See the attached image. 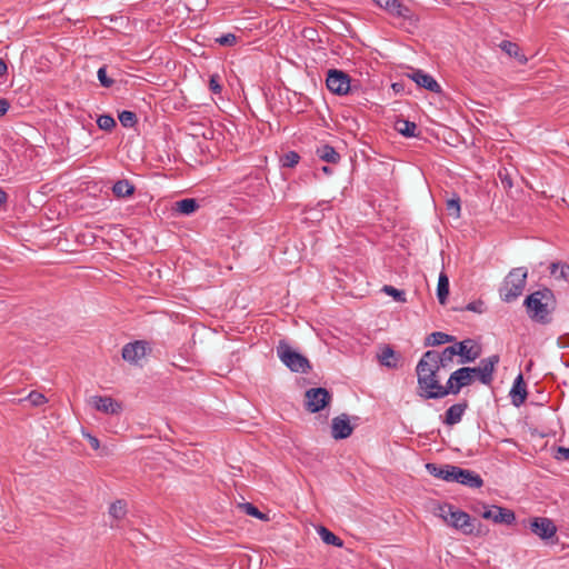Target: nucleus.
Here are the masks:
<instances>
[{
  "instance_id": "nucleus-41",
  "label": "nucleus",
  "mask_w": 569,
  "mask_h": 569,
  "mask_svg": "<svg viewBox=\"0 0 569 569\" xmlns=\"http://www.w3.org/2000/svg\"><path fill=\"white\" fill-rule=\"evenodd\" d=\"M98 79L100 81V84L104 88H110L113 84V79L108 77L107 74V68L103 66L99 68L98 70Z\"/></svg>"
},
{
  "instance_id": "nucleus-42",
  "label": "nucleus",
  "mask_w": 569,
  "mask_h": 569,
  "mask_svg": "<svg viewBox=\"0 0 569 569\" xmlns=\"http://www.w3.org/2000/svg\"><path fill=\"white\" fill-rule=\"evenodd\" d=\"M237 36L233 33H226L217 38L216 41L223 47H232L237 43Z\"/></svg>"
},
{
  "instance_id": "nucleus-29",
  "label": "nucleus",
  "mask_w": 569,
  "mask_h": 569,
  "mask_svg": "<svg viewBox=\"0 0 569 569\" xmlns=\"http://www.w3.org/2000/svg\"><path fill=\"white\" fill-rule=\"evenodd\" d=\"M396 130L403 137H416L417 124L409 120H398L395 124Z\"/></svg>"
},
{
  "instance_id": "nucleus-21",
  "label": "nucleus",
  "mask_w": 569,
  "mask_h": 569,
  "mask_svg": "<svg viewBox=\"0 0 569 569\" xmlns=\"http://www.w3.org/2000/svg\"><path fill=\"white\" fill-rule=\"evenodd\" d=\"M453 468L455 466L452 465H437L433 462L426 465V469L431 476L448 482H450V478L452 477Z\"/></svg>"
},
{
  "instance_id": "nucleus-14",
  "label": "nucleus",
  "mask_w": 569,
  "mask_h": 569,
  "mask_svg": "<svg viewBox=\"0 0 569 569\" xmlns=\"http://www.w3.org/2000/svg\"><path fill=\"white\" fill-rule=\"evenodd\" d=\"M90 403L96 410L107 415H118L122 410L121 403L108 396H93Z\"/></svg>"
},
{
  "instance_id": "nucleus-27",
  "label": "nucleus",
  "mask_w": 569,
  "mask_h": 569,
  "mask_svg": "<svg viewBox=\"0 0 569 569\" xmlns=\"http://www.w3.org/2000/svg\"><path fill=\"white\" fill-rule=\"evenodd\" d=\"M199 208V203L193 198L179 200L174 203V210L181 214H191Z\"/></svg>"
},
{
  "instance_id": "nucleus-43",
  "label": "nucleus",
  "mask_w": 569,
  "mask_h": 569,
  "mask_svg": "<svg viewBox=\"0 0 569 569\" xmlns=\"http://www.w3.org/2000/svg\"><path fill=\"white\" fill-rule=\"evenodd\" d=\"M209 88L216 94L221 92L222 87L219 83V76L218 74L210 76Z\"/></svg>"
},
{
  "instance_id": "nucleus-16",
  "label": "nucleus",
  "mask_w": 569,
  "mask_h": 569,
  "mask_svg": "<svg viewBox=\"0 0 569 569\" xmlns=\"http://www.w3.org/2000/svg\"><path fill=\"white\" fill-rule=\"evenodd\" d=\"M457 356L461 357L460 362H472L480 357L481 349L472 340L467 339L455 345Z\"/></svg>"
},
{
  "instance_id": "nucleus-52",
  "label": "nucleus",
  "mask_w": 569,
  "mask_h": 569,
  "mask_svg": "<svg viewBox=\"0 0 569 569\" xmlns=\"http://www.w3.org/2000/svg\"><path fill=\"white\" fill-rule=\"evenodd\" d=\"M378 7H380L381 9H383L385 7V3L387 0H372Z\"/></svg>"
},
{
  "instance_id": "nucleus-26",
  "label": "nucleus",
  "mask_w": 569,
  "mask_h": 569,
  "mask_svg": "<svg viewBox=\"0 0 569 569\" xmlns=\"http://www.w3.org/2000/svg\"><path fill=\"white\" fill-rule=\"evenodd\" d=\"M449 296V278L445 272L439 274L437 286V298L440 305H446Z\"/></svg>"
},
{
  "instance_id": "nucleus-11",
  "label": "nucleus",
  "mask_w": 569,
  "mask_h": 569,
  "mask_svg": "<svg viewBox=\"0 0 569 569\" xmlns=\"http://www.w3.org/2000/svg\"><path fill=\"white\" fill-rule=\"evenodd\" d=\"M483 511L480 512L481 517L487 520H492L495 523L512 525L516 520L515 512L510 509L498 506H482Z\"/></svg>"
},
{
  "instance_id": "nucleus-48",
  "label": "nucleus",
  "mask_w": 569,
  "mask_h": 569,
  "mask_svg": "<svg viewBox=\"0 0 569 569\" xmlns=\"http://www.w3.org/2000/svg\"><path fill=\"white\" fill-rule=\"evenodd\" d=\"M8 72V66L2 58H0V77L6 76Z\"/></svg>"
},
{
  "instance_id": "nucleus-25",
  "label": "nucleus",
  "mask_w": 569,
  "mask_h": 569,
  "mask_svg": "<svg viewBox=\"0 0 569 569\" xmlns=\"http://www.w3.org/2000/svg\"><path fill=\"white\" fill-rule=\"evenodd\" d=\"M134 186L129 180H117L112 186V192L117 198H127L133 194Z\"/></svg>"
},
{
  "instance_id": "nucleus-35",
  "label": "nucleus",
  "mask_w": 569,
  "mask_h": 569,
  "mask_svg": "<svg viewBox=\"0 0 569 569\" xmlns=\"http://www.w3.org/2000/svg\"><path fill=\"white\" fill-rule=\"evenodd\" d=\"M446 209L450 216H453L455 218L460 217V198L458 196L447 199L446 201Z\"/></svg>"
},
{
  "instance_id": "nucleus-38",
  "label": "nucleus",
  "mask_w": 569,
  "mask_h": 569,
  "mask_svg": "<svg viewBox=\"0 0 569 569\" xmlns=\"http://www.w3.org/2000/svg\"><path fill=\"white\" fill-rule=\"evenodd\" d=\"M97 124L101 130L110 131L116 127V120L110 114H101L97 119Z\"/></svg>"
},
{
  "instance_id": "nucleus-20",
  "label": "nucleus",
  "mask_w": 569,
  "mask_h": 569,
  "mask_svg": "<svg viewBox=\"0 0 569 569\" xmlns=\"http://www.w3.org/2000/svg\"><path fill=\"white\" fill-rule=\"evenodd\" d=\"M510 396L515 406L522 405L527 399V386L521 373L515 379Z\"/></svg>"
},
{
  "instance_id": "nucleus-54",
  "label": "nucleus",
  "mask_w": 569,
  "mask_h": 569,
  "mask_svg": "<svg viewBox=\"0 0 569 569\" xmlns=\"http://www.w3.org/2000/svg\"><path fill=\"white\" fill-rule=\"evenodd\" d=\"M502 182H507L506 188H511L512 187V180L511 179L502 180Z\"/></svg>"
},
{
  "instance_id": "nucleus-45",
  "label": "nucleus",
  "mask_w": 569,
  "mask_h": 569,
  "mask_svg": "<svg viewBox=\"0 0 569 569\" xmlns=\"http://www.w3.org/2000/svg\"><path fill=\"white\" fill-rule=\"evenodd\" d=\"M556 458L559 460H569V448L559 447Z\"/></svg>"
},
{
  "instance_id": "nucleus-19",
  "label": "nucleus",
  "mask_w": 569,
  "mask_h": 569,
  "mask_svg": "<svg viewBox=\"0 0 569 569\" xmlns=\"http://www.w3.org/2000/svg\"><path fill=\"white\" fill-rule=\"evenodd\" d=\"M468 408V402L465 400L459 403H455L449 407L445 413L443 423L447 426H453L461 421L465 411Z\"/></svg>"
},
{
  "instance_id": "nucleus-33",
  "label": "nucleus",
  "mask_w": 569,
  "mask_h": 569,
  "mask_svg": "<svg viewBox=\"0 0 569 569\" xmlns=\"http://www.w3.org/2000/svg\"><path fill=\"white\" fill-rule=\"evenodd\" d=\"M127 503L123 500H117L109 508V513L116 519H121L127 513Z\"/></svg>"
},
{
  "instance_id": "nucleus-1",
  "label": "nucleus",
  "mask_w": 569,
  "mask_h": 569,
  "mask_svg": "<svg viewBox=\"0 0 569 569\" xmlns=\"http://www.w3.org/2000/svg\"><path fill=\"white\" fill-rule=\"evenodd\" d=\"M435 357L436 355L433 352L426 351L416 367L418 386L422 391L420 393L421 397L433 391L443 390V386L440 385L438 379V372L441 368L435 362Z\"/></svg>"
},
{
  "instance_id": "nucleus-10",
  "label": "nucleus",
  "mask_w": 569,
  "mask_h": 569,
  "mask_svg": "<svg viewBox=\"0 0 569 569\" xmlns=\"http://www.w3.org/2000/svg\"><path fill=\"white\" fill-rule=\"evenodd\" d=\"M500 358L498 355H492L488 358L481 359L478 367L471 368V370H473V379L477 377L481 383L487 386L491 385L493 380V372Z\"/></svg>"
},
{
  "instance_id": "nucleus-17",
  "label": "nucleus",
  "mask_w": 569,
  "mask_h": 569,
  "mask_svg": "<svg viewBox=\"0 0 569 569\" xmlns=\"http://www.w3.org/2000/svg\"><path fill=\"white\" fill-rule=\"evenodd\" d=\"M408 77L415 81L419 87L435 93L441 92L440 84L435 80V78L420 69H413Z\"/></svg>"
},
{
  "instance_id": "nucleus-51",
  "label": "nucleus",
  "mask_w": 569,
  "mask_h": 569,
  "mask_svg": "<svg viewBox=\"0 0 569 569\" xmlns=\"http://www.w3.org/2000/svg\"><path fill=\"white\" fill-rule=\"evenodd\" d=\"M392 89H393L396 92H400V91L403 89V83L395 82V83H392Z\"/></svg>"
},
{
  "instance_id": "nucleus-12",
  "label": "nucleus",
  "mask_w": 569,
  "mask_h": 569,
  "mask_svg": "<svg viewBox=\"0 0 569 569\" xmlns=\"http://www.w3.org/2000/svg\"><path fill=\"white\" fill-rule=\"evenodd\" d=\"M452 477L450 478V482H458L469 488H480L483 486V480L477 472L462 469L458 466H455L452 469Z\"/></svg>"
},
{
  "instance_id": "nucleus-4",
  "label": "nucleus",
  "mask_w": 569,
  "mask_h": 569,
  "mask_svg": "<svg viewBox=\"0 0 569 569\" xmlns=\"http://www.w3.org/2000/svg\"><path fill=\"white\" fill-rule=\"evenodd\" d=\"M473 382V370L470 367H461L453 371L447 385L443 386L442 391H433L429 395H423L425 399H440L448 395H458L463 387L470 386Z\"/></svg>"
},
{
  "instance_id": "nucleus-3",
  "label": "nucleus",
  "mask_w": 569,
  "mask_h": 569,
  "mask_svg": "<svg viewBox=\"0 0 569 569\" xmlns=\"http://www.w3.org/2000/svg\"><path fill=\"white\" fill-rule=\"evenodd\" d=\"M527 277V268L518 267L511 269L499 288V296L501 300L505 302H512L517 300L526 288Z\"/></svg>"
},
{
  "instance_id": "nucleus-44",
  "label": "nucleus",
  "mask_w": 569,
  "mask_h": 569,
  "mask_svg": "<svg viewBox=\"0 0 569 569\" xmlns=\"http://www.w3.org/2000/svg\"><path fill=\"white\" fill-rule=\"evenodd\" d=\"M466 310L477 312V313H482L485 310V303L481 300L469 302L466 306Z\"/></svg>"
},
{
  "instance_id": "nucleus-40",
  "label": "nucleus",
  "mask_w": 569,
  "mask_h": 569,
  "mask_svg": "<svg viewBox=\"0 0 569 569\" xmlns=\"http://www.w3.org/2000/svg\"><path fill=\"white\" fill-rule=\"evenodd\" d=\"M26 400H28L33 407H39L48 401L46 396L41 392H38L36 390L31 391Z\"/></svg>"
},
{
  "instance_id": "nucleus-8",
  "label": "nucleus",
  "mask_w": 569,
  "mask_h": 569,
  "mask_svg": "<svg viewBox=\"0 0 569 569\" xmlns=\"http://www.w3.org/2000/svg\"><path fill=\"white\" fill-rule=\"evenodd\" d=\"M151 352L150 343L146 340L129 342L122 348V358L129 363L137 365L141 359Z\"/></svg>"
},
{
  "instance_id": "nucleus-46",
  "label": "nucleus",
  "mask_w": 569,
  "mask_h": 569,
  "mask_svg": "<svg viewBox=\"0 0 569 569\" xmlns=\"http://www.w3.org/2000/svg\"><path fill=\"white\" fill-rule=\"evenodd\" d=\"M86 438L88 439V441L93 450H98L100 448V441L97 437H94L90 433H87Z\"/></svg>"
},
{
  "instance_id": "nucleus-24",
  "label": "nucleus",
  "mask_w": 569,
  "mask_h": 569,
  "mask_svg": "<svg viewBox=\"0 0 569 569\" xmlns=\"http://www.w3.org/2000/svg\"><path fill=\"white\" fill-rule=\"evenodd\" d=\"M316 153L322 161L333 164L339 162L341 158L336 149L329 144L318 147Z\"/></svg>"
},
{
  "instance_id": "nucleus-37",
  "label": "nucleus",
  "mask_w": 569,
  "mask_h": 569,
  "mask_svg": "<svg viewBox=\"0 0 569 569\" xmlns=\"http://www.w3.org/2000/svg\"><path fill=\"white\" fill-rule=\"evenodd\" d=\"M241 507L248 516H251L257 519L264 520V521H267L269 519L266 513L261 512L256 506H253L250 502H246Z\"/></svg>"
},
{
  "instance_id": "nucleus-53",
  "label": "nucleus",
  "mask_w": 569,
  "mask_h": 569,
  "mask_svg": "<svg viewBox=\"0 0 569 569\" xmlns=\"http://www.w3.org/2000/svg\"><path fill=\"white\" fill-rule=\"evenodd\" d=\"M321 169H322V171H323L325 173H327V174L331 173V171H330V169H329V167H328V166H322V168H321Z\"/></svg>"
},
{
  "instance_id": "nucleus-2",
  "label": "nucleus",
  "mask_w": 569,
  "mask_h": 569,
  "mask_svg": "<svg viewBox=\"0 0 569 569\" xmlns=\"http://www.w3.org/2000/svg\"><path fill=\"white\" fill-rule=\"evenodd\" d=\"M528 316L539 323H549L550 313L555 309V297L550 289L545 288L529 295L523 302Z\"/></svg>"
},
{
  "instance_id": "nucleus-49",
  "label": "nucleus",
  "mask_w": 569,
  "mask_h": 569,
  "mask_svg": "<svg viewBox=\"0 0 569 569\" xmlns=\"http://www.w3.org/2000/svg\"><path fill=\"white\" fill-rule=\"evenodd\" d=\"M498 178H511V172L507 168H500L498 171Z\"/></svg>"
},
{
  "instance_id": "nucleus-47",
  "label": "nucleus",
  "mask_w": 569,
  "mask_h": 569,
  "mask_svg": "<svg viewBox=\"0 0 569 569\" xmlns=\"http://www.w3.org/2000/svg\"><path fill=\"white\" fill-rule=\"evenodd\" d=\"M10 108V103L7 99L0 98V117L4 116Z\"/></svg>"
},
{
  "instance_id": "nucleus-9",
  "label": "nucleus",
  "mask_w": 569,
  "mask_h": 569,
  "mask_svg": "<svg viewBox=\"0 0 569 569\" xmlns=\"http://www.w3.org/2000/svg\"><path fill=\"white\" fill-rule=\"evenodd\" d=\"M331 400V395L325 388H311L306 392V408L310 412H319Z\"/></svg>"
},
{
  "instance_id": "nucleus-36",
  "label": "nucleus",
  "mask_w": 569,
  "mask_h": 569,
  "mask_svg": "<svg viewBox=\"0 0 569 569\" xmlns=\"http://www.w3.org/2000/svg\"><path fill=\"white\" fill-rule=\"evenodd\" d=\"M550 273L556 276L559 270V278L567 279L569 277V264L563 262H552L550 264Z\"/></svg>"
},
{
  "instance_id": "nucleus-31",
  "label": "nucleus",
  "mask_w": 569,
  "mask_h": 569,
  "mask_svg": "<svg viewBox=\"0 0 569 569\" xmlns=\"http://www.w3.org/2000/svg\"><path fill=\"white\" fill-rule=\"evenodd\" d=\"M455 340L453 336L447 335L445 332H432L428 336L426 345L427 346H439L447 342H452Z\"/></svg>"
},
{
  "instance_id": "nucleus-7",
  "label": "nucleus",
  "mask_w": 569,
  "mask_h": 569,
  "mask_svg": "<svg viewBox=\"0 0 569 569\" xmlns=\"http://www.w3.org/2000/svg\"><path fill=\"white\" fill-rule=\"evenodd\" d=\"M326 84L330 92L338 96L347 94L351 90L350 77L338 69H330L328 71Z\"/></svg>"
},
{
  "instance_id": "nucleus-50",
  "label": "nucleus",
  "mask_w": 569,
  "mask_h": 569,
  "mask_svg": "<svg viewBox=\"0 0 569 569\" xmlns=\"http://www.w3.org/2000/svg\"><path fill=\"white\" fill-rule=\"evenodd\" d=\"M8 201V194L4 190L0 189V206L6 204Z\"/></svg>"
},
{
  "instance_id": "nucleus-23",
  "label": "nucleus",
  "mask_w": 569,
  "mask_h": 569,
  "mask_svg": "<svg viewBox=\"0 0 569 569\" xmlns=\"http://www.w3.org/2000/svg\"><path fill=\"white\" fill-rule=\"evenodd\" d=\"M499 47L505 53H507L509 57L515 58L520 63L527 62L526 56L523 53H521L520 48L517 43L508 41V40H503L499 44Z\"/></svg>"
},
{
  "instance_id": "nucleus-6",
  "label": "nucleus",
  "mask_w": 569,
  "mask_h": 569,
  "mask_svg": "<svg viewBox=\"0 0 569 569\" xmlns=\"http://www.w3.org/2000/svg\"><path fill=\"white\" fill-rule=\"evenodd\" d=\"M440 516L450 526L461 530L466 535L473 533L476 520L471 519V517L467 512L453 509V507L450 505L440 507Z\"/></svg>"
},
{
  "instance_id": "nucleus-32",
  "label": "nucleus",
  "mask_w": 569,
  "mask_h": 569,
  "mask_svg": "<svg viewBox=\"0 0 569 569\" xmlns=\"http://www.w3.org/2000/svg\"><path fill=\"white\" fill-rule=\"evenodd\" d=\"M119 121L124 128H132L138 122L137 114L132 111L123 110L119 113Z\"/></svg>"
},
{
  "instance_id": "nucleus-13",
  "label": "nucleus",
  "mask_w": 569,
  "mask_h": 569,
  "mask_svg": "<svg viewBox=\"0 0 569 569\" xmlns=\"http://www.w3.org/2000/svg\"><path fill=\"white\" fill-rule=\"evenodd\" d=\"M530 530L542 540H550L557 533L556 525L546 517L533 518L530 522Z\"/></svg>"
},
{
  "instance_id": "nucleus-15",
  "label": "nucleus",
  "mask_w": 569,
  "mask_h": 569,
  "mask_svg": "<svg viewBox=\"0 0 569 569\" xmlns=\"http://www.w3.org/2000/svg\"><path fill=\"white\" fill-rule=\"evenodd\" d=\"M383 10L395 18L408 20L411 23L417 21V18L412 13L411 9L399 0H387Z\"/></svg>"
},
{
  "instance_id": "nucleus-55",
  "label": "nucleus",
  "mask_w": 569,
  "mask_h": 569,
  "mask_svg": "<svg viewBox=\"0 0 569 569\" xmlns=\"http://www.w3.org/2000/svg\"><path fill=\"white\" fill-rule=\"evenodd\" d=\"M526 182V186L533 189L532 184H529L528 180H523Z\"/></svg>"
},
{
  "instance_id": "nucleus-30",
  "label": "nucleus",
  "mask_w": 569,
  "mask_h": 569,
  "mask_svg": "<svg viewBox=\"0 0 569 569\" xmlns=\"http://www.w3.org/2000/svg\"><path fill=\"white\" fill-rule=\"evenodd\" d=\"M318 533H319L320 538L322 539V541L327 545H331L335 547L343 546V541L338 536H336L332 531H330L329 529H327L323 526L319 527Z\"/></svg>"
},
{
  "instance_id": "nucleus-22",
  "label": "nucleus",
  "mask_w": 569,
  "mask_h": 569,
  "mask_svg": "<svg viewBox=\"0 0 569 569\" xmlns=\"http://www.w3.org/2000/svg\"><path fill=\"white\" fill-rule=\"evenodd\" d=\"M429 351L436 355L433 360L440 368H447L450 366L453 362V358L457 356L455 345L445 348L441 352L436 350Z\"/></svg>"
},
{
  "instance_id": "nucleus-5",
  "label": "nucleus",
  "mask_w": 569,
  "mask_h": 569,
  "mask_svg": "<svg viewBox=\"0 0 569 569\" xmlns=\"http://www.w3.org/2000/svg\"><path fill=\"white\" fill-rule=\"evenodd\" d=\"M277 356L293 372L307 373L311 370L309 360L295 351L286 340H280L277 346Z\"/></svg>"
},
{
  "instance_id": "nucleus-28",
  "label": "nucleus",
  "mask_w": 569,
  "mask_h": 569,
  "mask_svg": "<svg viewBox=\"0 0 569 569\" xmlns=\"http://www.w3.org/2000/svg\"><path fill=\"white\" fill-rule=\"evenodd\" d=\"M381 365L388 368H396L398 366L399 357L389 346L385 347L378 356Z\"/></svg>"
},
{
  "instance_id": "nucleus-34",
  "label": "nucleus",
  "mask_w": 569,
  "mask_h": 569,
  "mask_svg": "<svg viewBox=\"0 0 569 569\" xmlns=\"http://www.w3.org/2000/svg\"><path fill=\"white\" fill-rule=\"evenodd\" d=\"M299 160L300 156L296 151H289L280 157V163L283 168H293Z\"/></svg>"
},
{
  "instance_id": "nucleus-18",
  "label": "nucleus",
  "mask_w": 569,
  "mask_h": 569,
  "mask_svg": "<svg viewBox=\"0 0 569 569\" xmlns=\"http://www.w3.org/2000/svg\"><path fill=\"white\" fill-rule=\"evenodd\" d=\"M352 426L346 415L332 419L331 436L336 440L346 439L352 433Z\"/></svg>"
},
{
  "instance_id": "nucleus-39",
  "label": "nucleus",
  "mask_w": 569,
  "mask_h": 569,
  "mask_svg": "<svg viewBox=\"0 0 569 569\" xmlns=\"http://www.w3.org/2000/svg\"><path fill=\"white\" fill-rule=\"evenodd\" d=\"M382 291L388 296H391L398 302H406V292L403 290H399L392 286L386 284L382 288Z\"/></svg>"
}]
</instances>
